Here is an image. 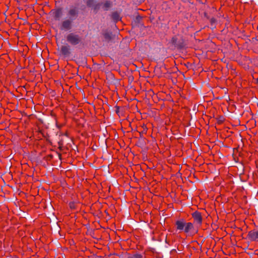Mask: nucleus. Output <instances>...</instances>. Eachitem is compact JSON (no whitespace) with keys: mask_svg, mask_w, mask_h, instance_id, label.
Masks as SVG:
<instances>
[{"mask_svg":"<svg viewBox=\"0 0 258 258\" xmlns=\"http://www.w3.org/2000/svg\"><path fill=\"white\" fill-rule=\"evenodd\" d=\"M170 44L174 49L182 50L185 48L187 44L183 37L180 34L173 36L170 41Z\"/></svg>","mask_w":258,"mask_h":258,"instance_id":"nucleus-1","label":"nucleus"},{"mask_svg":"<svg viewBox=\"0 0 258 258\" xmlns=\"http://www.w3.org/2000/svg\"><path fill=\"white\" fill-rule=\"evenodd\" d=\"M67 41L72 46L81 45L83 43V38L74 32L69 33L66 37Z\"/></svg>","mask_w":258,"mask_h":258,"instance_id":"nucleus-2","label":"nucleus"},{"mask_svg":"<svg viewBox=\"0 0 258 258\" xmlns=\"http://www.w3.org/2000/svg\"><path fill=\"white\" fill-rule=\"evenodd\" d=\"M67 15L68 19L73 21L75 20L79 16L78 9L74 6H71L67 11Z\"/></svg>","mask_w":258,"mask_h":258,"instance_id":"nucleus-3","label":"nucleus"},{"mask_svg":"<svg viewBox=\"0 0 258 258\" xmlns=\"http://www.w3.org/2000/svg\"><path fill=\"white\" fill-rule=\"evenodd\" d=\"M73 23L74 21L71 19H66L61 22L60 29L64 31L70 30L73 27Z\"/></svg>","mask_w":258,"mask_h":258,"instance_id":"nucleus-4","label":"nucleus"},{"mask_svg":"<svg viewBox=\"0 0 258 258\" xmlns=\"http://www.w3.org/2000/svg\"><path fill=\"white\" fill-rule=\"evenodd\" d=\"M183 231L188 235H193L197 233L198 230L195 229L194 224L192 223L185 222V226L184 228Z\"/></svg>","mask_w":258,"mask_h":258,"instance_id":"nucleus-5","label":"nucleus"},{"mask_svg":"<svg viewBox=\"0 0 258 258\" xmlns=\"http://www.w3.org/2000/svg\"><path fill=\"white\" fill-rule=\"evenodd\" d=\"M59 53V54L63 56L64 57H69L71 54L70 46L68 44L61 45L60 48Z\"/></svg>","mask_w":258,"mask_h":258,"instance_id":"nucleus-6","label":"nucleus"},{"mask_svg":"<svg viewBox=\"0 0 258 258\" xmlns=\"http://www.w3.org/2000/svg\"><path fill=\"white\" fill-rule=\"evenodd\" d=\"M191 217L194 219V222L199 226H201L203 223V217L201 212L196 211L191 214Z\"/></svg>","mask_w":258,"mask_h":258,"instance_id":"nucleus-7","label":"nucleus"},{"mask_svg":"<svg viewBox=\"0 0 258 258\" xmlns=\"http://www.w3.org/2000/svg\"><path fill=\"white\" fill-rule=\"evenodd\" d=\"M50 13L52 15L55 20L59 21L62 16L63 8L58 7L56 9L51 10Z\"/></svg>","mask_w":258,"mask_h":258,"instance_id":"nucleus-8","label":"nucleus"},{"mask_svg":"<svg viewBox=\"0 0 258 258\" xmlns=\"http://www.w3.org/2000/svg\"><path fill=\"white\" fill-rule=\"evenodd\" d=\"M185 220L182 218L177 220L175 223L176 230H179L180 232L183 231L184 228L185 226Z\"/></svg>","mask_w":258,"mask_h":258,"instance_id":"nucleus-9","label":"nucleus"},{"mask_svg":"<svg viewBox=\"0 0 258 258\" xmlns=\"http://www.w3.org/2000/svg\"><path fill=\"white\" fill-rule=\"evenodd\" d=\"M247 238L251 241H257L258 231L253 230L249 231L247 234Z\"/></svg>","mask_w":258,"mask_h":258,"instance_id":"nucleus-10","label":"nucleus"},{"mask_svg":"<svg viewBox=\"0 0 258 258\" xmlns=\"http://www.w3.org/2000/svg\"><path fill=\"white\" fill-rule=\"evenodd\" d=\"M101 8L104 11H109L113 6L112 2L109 0L101 1Z\"/></svg>","mask_w":258,"mask_h":258,"instance_id":"nucleus-11","label":"nucleus"},{"mask_svg":"<svg viewBox=\"0 0 258 258\" xmlns=\"http://www.w3.org/2000/svg\"><path fill=\"white\" fill-rule=\"evenodd\" d=\"M110 17L112 21L114 23H116L117 22L121 21V20L119 13L117 11L113 12L111 14Z\"/></svg>","mask_w":258,"mask_h":258,"instance_id":"nucleus-12","label":"nucleus"},{"mask_svg":"<svg viewBox=\"0 0 258 258\" xmlns=\"http://www.w3.org/2000/svg\"><path fill=\"white\" fill-rule=\"evenodd\" d=\"M143 18V17L142 16L138 15L134 20L132 25L134 26L139 27L140 25L141 24Z\"/></svg>","mask_w":258,"mask_h":258,"instance_id":"nucleus-13","label":"nucleus"},{"mask_svg":"<svg viewBox=\"0 0 258 258\" xmlns=\"http://www.w3.org/2000/svg\"><path fill=\"white\" fill-rule=\"evenodd\" d=\"M102 35L105 40L107 42H109L112 39V33L111 32L105 31L102 33Z\"/></svg>","mask_w":258,"mask_h":258,"instance_id":"nucleus-14","label":"nucleus"},{"mask_svg":"<svg viewBox=\"0 0 258 258\" xmlns=\"http://www.w3.org/2000/svg\"><path fill=\"white\" fill-rule=\"evenodd\" d=\"M101 5H102L101 2L97 3L95 4V5L93 6L92 10L93 11V12L95 13H97L99 11V10L100 9L101 7Z\"/></svg>","mask_w":258,"mask_h":258,"instance_id":"nucleus-15","label":"nucleus"},{"mask_svg":"<svg viewBox=\"0 0 258 258\" xmlns=\"http://www.w3.org/2000/svg\"><path fill=\"white\" fill-rule=\"evenodd\" d=\"M95 3V0H87L86 4L88 8H92Z\"/></svg>","mask_w":258,"mask_h":258,"instance_id":"nucleus-16","label":"nucleus"},{"mask_svg":"<svg viewBox=\"0 0 258 258\" xmlns=\"http://www.w3.org/2000/svg\"><path fill=\"white\" fill-rule=\"evenodd\" d=\"M209 20L210 21L211 26L213 28H216L215 24L217 22V20L214 17L210 18Z\"/></svg>","mask_w":258,"mask_h":258,"instance_id":"nucleus-17","label":"nucleus"},{"mask_svg":"<svg viewBox=\"0 0 258 258\" xmlns=\"http://www.w3.org/2000/svg\"><path fill=\"white\" fill-rule=\"evenodd\" d=\"M217 123L219 124H222L225 120V118L223 116L220 115L217 118Z\"/></svg>","mask_w":258,"mask_h":258,"instance_id":"nucleus-18","label":"nucleus"},{"mask_svg":"<svg viewBox=\"0 0 258 258\" xmlns=\"http://www.w3.org/2000/svg\"><path fill=\"white\" fill-rule=\"evenodd\" d=\"M127 258H143V256L141 254L136 253L132 256H128Z\"/></svg>","mask_w":258,"mask_h":258,"instance_id":"nucleus-19","label":"nucleus"},{"mask_svg":"<svg viewBox=\"0 0 258 258\" xmlns=\"http://www.w3.org/2000/svg\"><path fill=\"white\" fill-rule=\"evenodd\" d=\"M53 157V156L52 154H49V155L45 156L43 158V159H44V160H45L46 161H50L52 159Z\"/></svg>","mask_w":258,"mask_h":258,"instance_id":"nucleus-20","label":"nucleus"},{"mask_svg":"<svg viewBox=\"0 0 258 258\" xmlns=\"http://www.w3.org/2000/svg\"><path fill=\"white\" fill-rule=\"evenodd\" d=\"M115 112L119 116L120 114H122V112H121V111H120V107L117 106V105H116L115 106Z\"/></svg>","mask_w":258,"mask_h":258,"instance_id":"nucleus-21","label":"nucleus"},{"mask_svg":"<svg viewBox=\"0 0 258 258\" xmlns=\"http://www.w3.org/2000/svg\"><path fill=\"white\" fill-rule=\"evenodd\" d=\"M58 149L60 151H63L64 149L63 144V141L60 140L58 142Z\"/></svg>","mask_w":258,"mask_h":258,"instance_id":"nucleus-22","label":"nucleus"},{"mask_svg":"<svg viewBox=\"0 0 258 258\" xmlns=\"http://www.w3.org/2000/svg\"><path fill=\"white\" fill-rule=\"evenodd\" d=\"M69 207L72 210H75L76 209V205L74 202H71L69 204Z\"/></svg>","mask_w":258,"mask_h":258,"instance_id":"nucleus-23","label":"nucleus"},{"mask_svg":"<svg viewBox=\"0 0 258 258\" xmlns=\"http://www.w3.org/2000/svg\"><path fill=\"white\" fill-rule=\"evenodd\" d=\"M204 16L205 18H206L208 20L210 19V18L209 16L208 15V14L207 12L204 13Z\"/></svg>","mask_w":258,"mask_h":258,"instance_id":"nucleus-24","label":"nucleus"},{"mask_svg":"<svg viewBox=\"0 0 258 258\" xmlns=\"http://www.w3.org/2000/svg\"><path fill=\"white\" fill-rule=\"evenodd\" d=\"M143 130L142 131V133L146 134L147 132V127L146 126H145V127H143Z\"/></svg>","mask_w":258,"mask_h":258,"instance_id":"nucleus-25","label":"nucleus"},{"mask_svg":"<svg viewBox=\"0 0 258 258\" xmlns=\"http://www.w3.org/2000/svg\"><path fill=\"white\" fill-rule=\"evenodd\" d=\"M57 153L58 154V155L59 158L60 159H61V154H60V153Z\"/></svg>","mask_w":258,"mask_h":258,"instance_id":"nucleus-26","label":"nucleus"}]
</instances>
